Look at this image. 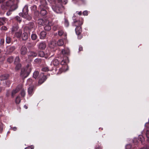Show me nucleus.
I'll list each match as a JSON object with an SVG mask.
<instances>
[{"mask_svg":"<svg viewBox=\"0 0 149 149\" xmlns=\"http://www.w3.org/2000/svg\"><path fill=\"white\" fill-rule=\"evenodd\" d=\"M28 92L29 94L31 95L33 93V87L30 86L28 88Z\"/></svg>","mask_w":149,"mask_h":149,"instance_id":"23","label":"nucleus"},{"mask_svg":"<svg viewBox=\"0 0 149 149\" xmlns=\"http://www.w3.org/2000/svg\"><path fill=\"white\" fill-rule=\"evenodd\" d=\"M22 31L21 30L15 33V36L17 38H20L21 37V35L22 33Z\"/></svg>","mask_w":149,"mask_h":149,"instance_id":"26","label":"nucleus"},{"mask_svg":"<svg viewBox=\"0 0 149 149\" xmlns=\"http://www.w3.org/2000/svg\"><path fill=\"white\" fill-rule=\"evenodd\" d=\"M19 57L17 56L16 57L15 60V64H16L17 63L19 62Z\"/></svg>","mask_w":149,"mask_h":149,"instance_id":"40","label":"nucleus"},{"mask_svg":"<svg viewBox=\"0 0 149 149\" xmlns=\"http://www.w3.org/2000/svg\"><path fill=\"white\" fill-rule=\"evenodd\" d=\"M34 147L33 146L28 147L25 148V149H33Z\"/></svg>","mask_w":149,"mask_h":149,"instance_id":"50","label":"nucleus"},{"mask_svg":"<svg viewBox=\"0 0 149 149\" xmlns=\"http://www.w3.org/2000/svg\"><path fill=\"white\" fill-rule=\"evenodd\" d=\"M64 24L66 27H68L69 25V23L68 21L66 19H64Z\"/></svg>","mask_w":149,"mask_h":149,"instance_id":"39","label":"nucleus"},{"mask_svg":"<svg viewBox=\"0 0 149 149\" xmlns=\"http://www.w3.org/2000/svg\"><path fill=\"white\" fill-rule=\"evenodd\" d=\"M28 35L26 32L24 33L22 35V38L23 40H26L28 38Z\"/></svg>","mask_w":149,"mask_h":149,"instance_id":"18","label":"nucleus"},{"mask_svg":"<svg viewBox=\"0 0 149 149\" xmlns=\"http://www.w3.org/2000/svg\"><path fill=\"white\" fill-rule=\"evenodd\" d=\"M83 49V48L82 46H80L79 47V51H81Z\"/></svg>","mask_w":149,"mask_h":149,"instance_id":"53","label":"nucleus"},{"mask_svg":"<svg viewBox=\"0 0 149 149\" xmlns=\"http://www.w3.org/2000/svg\"><path fill=\"white\" fill-rule=\"evenodd\" d=\"M1 29L2 30H7V28L5 26H2L1 27Z\"/></svg>","mask_w":149,"mask_h":149,"instance_id":"47","label":"nucleus"},{"mask_svg":"<svg viewBox=\"0 0 149 149\" xmlns=\"http://www.w3.org/2000/svg\"><path fill=\"white\" fill-rule=\"evenodd\" d=\"M58 33V35L60 36H62L63 35H64L65 36H66V34L65 33H64L63 31L62 30L59 31Z\"/></svg>","mask_w":149,"mask_h":149,"instance_id":"29","label":"nucleus"},{"mask_svg":"<svg viewBox=\"0 0 149 149\" xmlns=\"http://www.w3.org/2000/svg\"><path fill=\"white\" fill-rule=\"evenodd\" d=\"M138 139L141 141L142 143H143L144 141V138L142 135H140L138 136Z\"/></svg>","mask_w":149,"mask_h":149,"instance_id":"28","label":"nucleus"},{"mask_svg":"<svg viewBox=\"0 0 149 149\" xmlns=\"http://www.w3.org/2000/svg\"><path fill=\"white\" fill-rule=\"evenodd\" d=\"M28 6H25L22 10L23 13H19V15L24 18L30 20L31 19V17L28 15Z\"/></svg>","mask_w":149,"mask_h":149,"instance_id":"5","label":"nucleus"},{"mask_svg":"<svg viewBox=\"0 0 149 149\" xmlns=\"http://www.w3.org/2000/svg\"><path fill=\"white\" fill-rule=\"evenodd\" d=\"M39 8L40 10V13L42 15L44 16L47 14L46 10L48 8L45 0H40Z\"/></svg>","mask_w":149,"mask_h":149,"instance_id":"2","label":"nucleus"},{"mask_svg":"<svg viewBox=\"0 0 149 149\" xmlns=\"http://www.w3.org/2000/svg\"><path fill=\"white\" fill-rule=\"evenodd\" d=\"M39 56L41 57H44L45 56V54L44 52L42 51H40L38 54Z\"/></svg>","mask_w":149,"mask_h":149,"instance_id":"34","label":"nucleus"},{"mask_svg":"<svg viewBox=\"0 0 149 149\" xmlns=\"http://www.w3.org/2000/svg\"><path fill=\"white\" fill-rule=\"evenodd\" d=\"M27 52V49L26 47L25 46H23L22 47L21 50V54L22 55H25Z\"/></svg>","mask_w":149,"mask_h":149,"instance_id":"10","label":"nucleus"},{"mask_svg":"<svg viewBox=\"0 0 149 149\" xmlns=\"http://www.w3.org/2000/svg\"><path fill=\"white\" fill-rule=\"evenodd\" d=\"M15 47H8L7 48V52L8 53L10 54L13 52L15 50Z\"/></svg>","mask_w":149,"mask_h":149,"instance_id":"15","label":"nucleus"},{"mask_svg":"<svg viewBox=\"0 0 149 149\" xmlns=\"http://www.w3.org/2000/svg\"><path fill=\"white\" fill-rule=\"evenodd\" d=\"M20 88L17 87L15 90H13L12 92L11 96L12 97H13L19 91Z\"/></svg>","mask_w":149,"mask_h":149,"instance_id":"19","label":"nucleus"},{"mask_svg":"<svg viewBox=\"0 0 149 149\" xmlns=\"http://www.w3.org/2000/svg\"><path fill=\"white\" fill-rule=\"evenodd\" d=\"M3 124L2 123H0V132L2 130Z\"/></svg>","mask_w":149,"mask_h":149,"instance_id":"49","label":"nucleus"},{"mask_svg":"<svg viewBox=\"0 0 149 149\" xmlns=\"http://www.w3.org/2000/svg\"><path fill=\"white\" fill-rule=\"evenodd\" d=\"M64 44V42L62 40L60 39L58 41H57L56 42L54 41L52 42L51 43V45H50V47H51L53 48L55 46H56V45H58L59 46H61L63 45Z\"/></svg>","mask_w":149,"mask_h":149,"instance_id":"6","label":"nucleus"},{"mask_svg":"<svg viewBox=\"0 0 149 149\" xmlns=\"http://www.w3.org/2000/svg\"><path fill=\"white\" fill-rule=\"evenodd\" d=\"M16 8L15 7L14 8H10L9 10L6 13L7 15L8 16L10 15L12 13V12L15 10Z\"/></svg>","mask_w":149,"mask_h":149,"instance_id":"25","label":"nucleus"},{"mask_svg":"<svg viewBox=\"0 0 149 149\" xmlns=\"http://www.w3.org/2000/svg\"><path fill=\"white\" fill-rule=\"evenodd\" d=\"M88 12L87 11V10H85L84 11L83 13V14L85 16V15H87Z\"/></svg>","mask_w":149,"mask_h":149,"instance_id":"46","label":"nucleus"},{"mask_svg":"<svg viewBox=\"0 0 149 149\" xmlns=\"http://www.w3.org/2000/svg\"><path fill=\"white\" fill-rule=\"evenodd\" d=\"M46 44L45 42H40L38 45V48L41 49H44L46 47Z\"/></svg>","mask_w":149,"mask_h":149,"instance_id":"11","label":"nucleus"},{"mask_svg":"<svg viewBox=\"0 0 149 149\" xmlns=\"http://www.w3.org/2000/svg\"><path fill=\"white\" fill-rule=\"evenodd\" d=\"M146 134L147 138L148 139V141H149V130H147Z\"/></svg>","mask_w":149,"mask_h":149,"instance_id":"42","label":"nucleus"},{"mask_svg":"<svg viewBox=\"0 0 149 149\" xmlns=\"http://www.w3.org/2000/svg\"><path fill=\"white\" fill-rule=\"evenodd\" d=\"M75 31L76 34L78 35H79L82 32V29L81 26L76 27Z\"/></svg>","mask_w":149,"mask_h":149,"instance_id":"12","label":"nucleus"},{"mask_svg":"<svg viewBox=\"0 0 149 149\" xmlns=\"http://www.w3.org/2000/svg\"><path fill=\"white\" fill-rule=\"evenodd\" d=\"M74 19V22L73 24V26L77 27L78 26H81L83 24V19H81V21H77L73 18Z\"/></svg>","mask_w":149,"mask_h":149,"instance_id":"7","label":"nucleus"},{"mask_svg":"<svg viewBox=\"0 0 149 149\" xmlns=\"http://www.w3.org/2000/svg\"><path fill=\"white\" fill-rule=\"evenodd\" d=\"M22 87V86H20V88H21Z\"/></svg>","mask_w":149,"mask_h":149,"instance_id":"63","label":"nucleus"},{"mask_svg":"<svg viewBox=\"0 0 149 149\" xmlns=\"http://www.w3.org/2000/svg\"><path fill=\"white\" fill-rule=\"evenodd\" d=\"M21 64L18 63L16 64V65L15 67V69L16 70H18L20 69L21 67Z\"/></svg>","mask_w":149,"mask_h":149,"instance_id":"37","label":"nucleus"},{"mask_svg":"<svg viewBox=\"0 0 149 149\" xmlns=\"http://www.w3.org/2000/svg\"><path fill=\"white\" fill-rule=\"evenodd\" d=\"M44 29L45 30L49 31L51 29L49 22L48 20H46L44 24Z\"/></svg>","mask_w":149,"mask_h":149,"instance_id":"8","label":"nucleus"},{"mask_svg":"<svg viewBox=\"0 0 149 149\" xmlns=\"http://www.w3.org/2000/svg\"><path fill=\"white\" fill-rule=\"evenodd\" d=\"M13 60V58L12 56H10L8 57L7 59V61L9 63H12Z\"/></svg>","mask_w":149,"mask_h":149,"instance_id":"33","label":"nucleus"},{"mask_svg":"<svg viewBox=\"0 0 149 149\" xmlns=\"http://www.w3.org/2000/svg\"><path fill=\"white\" fill-rule=\"evenodd\" d=\"M37 55V54L34 52H29L28 53V56L29 58H30L31 57H36Z\"/></svg>","mask_w":149,"mask_h":149,"instance_id":"13","label":"nucleus"},{"mask_svg":"<svg viewBox=\"0 0 149 149\" xmlns=\"http://www.w3.org/2000/svg\"><path fill=\"white\" fill-rule=\"evenodd\" d=\"M67 3V0H56L52 6V8L56 13H61L64 10L62 4H65Z\"/></svg>","mask_w":149,"mask_h":149,"instance_id":"1","label":"nucleus"},{"mask_svg":"<svg viewBox=\"0 0 149 149\" xmlns=\"http://www.w3.org/2000/svg\"><path fill=\"white\" fill-rule=\"evenodd\" d=\"M9 77L8 74H5L2 75L0 77V79L1 80H4L7 79Z\"/></svg>","mask_w":149,"mask_h":149,"instance_id":"22","label":"nucleus"},{"mask_svg":"<svg viewBox=\"0 0 149 149\" xmlns=\"http://www.w3.org/2000/svg\"><path fill=\"white\" fill-rule=\"evenodd\" d=\"M24 107L25 109H27L28 108V107L27 106H26V105H24Z\"/></svg>","mask_w":149,"mask_h":149,"instance_id":"56","label":"nucleus"},{"mask_svg":"<svg viewBox=\"0 0 149 149\" xmlns=\"http://www.w3.org/2000/svg\"><path fill=\"white\" fill-rule=\"evenodd\" d=\"M21 101V99L20 97L18 96L17 97L15 100V103L17 104H19Z\"/></svg>","mask_w":149,"mask_h":149,"instance_id":"30","label":"nucleus"},{"mask_svg":"<svg viewBox=\"0 0 149 149\" xmlns=\"http://www.w3.org/2000/svg\"><path fill=\"white\" fill-rule=\"evenodd\" d=\"M6 19L5 17H0V26L6 23Z\"/></svg>","mask_w":149,"mask_h":149,"instance_id":"24","label":"nucleus"},{"mask_svg":"<svg viewBox=\"0 0 149 149\" xmlns=\"http://www.w3.org/2000/svg\"><path fill=\"white\" fill-rule=\"evenodd\" d=\"M141 149H149L148 148H143Z\"/></svg>","mask_w":149,"mask_h":149,"instance_id":"58","label":"nucleus"},{"mask_svg":"<svg viewBox=\"0 0 149 149\" xmlns=\"http://www.w3.org/2000/svg\"><path fill=\"white\" fill-rule=\"evenodd\" d=\"M17 129V128L16 127H14L13 128V130L14 131H16Z\"/></svg>","mask_w":149,"mask_h":149,"instance_id":"54","label":"nucleus"},{"mask_svg":"<svg viewBox=\"0 0 149 149\" xmlns=\"http://www.w3.org/2000/svg\"><path fill=\"white\" fill-rule=\"evenodd\" d=\"M49 70L48 68L47 67H44L42 68V70L43 71H47Z\"/></svg>","mask_w":149,"mask_h":149,"instance_id":"41","label":"nucleus"},{"mask_svg":"<svg viewBox=\"0 0 149 149\" xmlns=\"http://www.w3.org/2000/svg\"><path fill=\"white\" fill-rule=\"evenodd\" d=\"M28 28L30 30H31L33 28H34L35 25L34 23L30 22L29 23L27 26Z\"/></svg>","mask_w":149,"mask_h":149,"instance_id":"16","label":"nucleus"},{"mask_svg":"<svg viewBox=\"0 0 149 149\" xmlns=\"http://www.w3.org/2000/svg\"><path fill=\"white\" fill-rule=\"evenodd\" d=\"M45 58H47V57L46 56H45Z\"/></svg>","mask_w":149,"mask_h":149,"instance_id":"62","label":"nucleus"},{"mask_svg":"<svg viewBox=\"0 0 149 149\" xmlns=\"http://www.w3.org/2000/svg\"><path fill=\"white\" fill-rule=\"evenodd\" d=\"M4 39L3 38H1L0 39V44L1 45H3L4 43Z\"/></svg>","mask_w":149,"mask_h":149,"instance_id":"45","label":"nucleus"},{"mask_svg":"<svg viewBox=\"0 0 149 149\" xmlns=\"http://www.w3.org/2000/svg\"><path fill=\"white\" fill-rule=\"evenodd\" d=\"M31 11L33 12L35 15L37 16L39 14V12L38 11L36 10L37 6L35 5H33L31 7Z\"/></svg>","mask_w":149,"mask_h":149,"instance_id":"9","label":"nucleus"},{"mask_svg":"<svg viewBox=\"0 0 149 149\" xmlns=\"http://www.w3.org/2000/svg\"><path fill=\"white\" fill-rule=\"evenodd\" d=\"M58 28V26H53V29L54 31H56L57 29Z\"/></svg>","mask_w":149,"mask_h":149,"instance_id":"48","label":"nucleus"},{"mask_svg":"<svg viewBox=\"0 0 149 149\" xmlns=\"http://www.w3.org/2000/svg\"><path fill=\"white\" fill-rule=\"evenodd\" d=\"M95 149H102V148L100 146H96Z\"/></svg>","mask_w":149,"mask_h":149,"instance_id":"52","label":"nucleus"},{"mask_svg":"<svg viewBox=\"0 0 149 149\" xmlns=\"http://www.w3.org/2000/svg\"><path fill=\"white\" fill-rule=\"evenodd\" d=\"M18 29V26L17 25H16L15 26H14L12 27V32L16 31Z\"/></svg>","mask_w":149,"mask_h":149,"instance_id":"31","label":"nucleus"},{"mask_svg":"<svg viewBox=\"0 0 149 149\" xmlns=\"http://www.w3.org/2000/svg\"><path fill=\"white\" fill-rule=\"evenodd\" d=\"M70 50L68 48H65L62 49L61 51V53L63 55H68L70 54Z\"/></svg>","mask_w":149,"mask_h":149,"instance_id":"14","label":"nucleus"},{"mask_svg":"<svg viewBox=\"0 0 149 149\" xmlns=\"http://www.w3.org/2000/svg\"><path fill=\"white\" fill-rule=\"evenodd\" d=\"M78 14L79 15H81L82 14V13L81 11H80L78 13Z\"/></svg>","mask_w":149,"mask_h":149,"instance_id":"55","label":"nucleus"},{"mask_svg":"<svg viewBox=\"0 0 149 149\" xmlns=\"http://www.w3.org/2000/svg\"><path fill=\"white\" fill-rule=\"evenodd\" d=\"M46 35V33L45 32L43 31L40 33V38L42 39H44Z\"/></svg>","mask_w":149,"mask_h":149,"instance_id":"21","label":"nucleus"},{"mask_svg":"<svg viewBox=\"0 0 149 149\" xmlns=\"http://www.w3.org/2000/svg\"><path fill=\"white\" fill-rule=\"evenodd\" d=\"M37 60H38V59H36L35 60V61H37Z\"/></svg>","mask_w":149,"mask_h":149,"instance_id":"61","label":"nucleus"},{"mask_svg":"<svg viewBox=\"0 0 149 149\" xmlns=\"http://www.w3.org/2000/svg\"><path fill=\"white\" fill-rule=\"evenodd\" d=\"M145 126L149 129V122L148 123H147L145 124Z\"/></svg>","mask_w":149,"mask_h":149,"instance_id":"51","label":"nucleus"},{"mask_svg":"<svg viewBox=\"0 0 149 149\" xmlns=\"http://www.w3.org/2000/svg\"><path fill=\"white\" fill-rule=\"evenodd\" d=\"M126 149H131V145L130 144H127L125 147Z\"/></svg>","mask_w":149,"mask_h":149,"instance_id":"43","label":"nucleus"},{"mask_svg":"<svg viewBox=\"0 0 149 149\" xmlns=\"http://www.w3.org/2000/svg\"><path fill=\"white\" fill-rule=\"evenodd\" d=\"M52 63L54 66H57L59 64V62L58 60L55 59L53 60Z\"/></svg>","mask_w":149,"mask_h":149,"instance_id":"27","label":"nucleus"},{"mask_svg":"<svg viewBox=\"0 0 149 149\" xmlns=\"http://www.w3.org/2000/svg\"><path fill=\"white\" fill-rule=\"evenodd\" d=\"M39 74V72L37 71H35L33 74V77L35 79L36 78Z\"/></svg>","mask_w":149,"mask_h":149,"instance_id":"32","label":"nucleus"},{"mask_svg":"<svg viewBox=\"0 0 149 149\" xmlns=\"http://www.w3.org/2000/svg\"><path fill=\"white\" fill-rule=\"evenodd\" d=\"M4 0H0V3L3 2Z\"/></svg>","mask_w":149,"mask_h":149,"instance_id":"57","label":"nucleus"},{"mask_svg":"<svg viewBox=\"0 0 149 149\" xmlns=\"http://www.w3.org/2000/svg\"><path fill=\"white\" fill-rule=\"evenodd\" d=\"M47 79L46 77L45 76L43 75L41 78L39 79L38 83L40 84H41L43 83Z\"/></svg>","mask_w":149,"mask_h":149,"instance_id":"17","label":"nucleus"},{"mask_svg":"<svg viewBox=\"0 0 149 149\" xmlns=\"http://www.w3.org/2000/svg\"><path fill=\"white\" fill-rule=\"evenodd\" d=\"M31 38L32 40H35L37 38V36L36 34H32L31 35Z\"/></svg>","mask_w":149,"mask_h":149,"instance_id":"36","label":"nucleus"},{"mask_svg":"<svg viewBox=\"0 0 149 149\" xmlns=\"http://www.w3.org/2000/svg\"><path fill=\"white\" fill-rule=\"evenodd\" d=\"M15 19H16L17 21L19 22H20L21 20L20 19V17H19L18 16H17L15 17Z\"/></svg>","mask_w":149,"mask_h":149,"instance_id":"44","label":"nucleus"},{"mask_svg":"<svg viewBox=\"0 0 149 149\" xmlns=\"http://www.w3.org/2000/svg\"><path fill=\"white\" fill-rule=\"evenodd\" d=\"M2 91V88H0V93Z\"/></svg>","mask_w":149,"mask_h":149,"instance_id":"60","label":"nucleus"},{"mask_svg":"<svg viewBox=\"0 0 149 149\" xmlns=\"http://www.w3.org/2000/svg\"><path fill=\"white\" fill-rule=\"evenodd\" d=\"M11 40V38L9 36H7L6 38V42L8 43H10Z\"/></svg>","mask_w":149,"mask_h":149,"instance_id":"38","label":"nucleus"},{"mask_svg":"<svg viewBox=\"0 0 149 149\" xmlns=\"http://www.w3.org/2000/svg\"><path fill=\"white\" fill-rule=\"evenodd\" d=\"M15 6L17 8V6L16 3H15L14 0H9L6 3H3L1 6V8L3 10H6L8 7H10V8H14Z\"/></svg>","mask_w":149,"mask_h":149,"instance_id":"3","label":"nucleus"},{"mask_svg":"<svg viewBox=\"0 0 149 149\" xmlns=\"http://www.w3.org/2000/svg\"><path fill=\"white\" fill-rule=\"evenodd\" d=\"M31 70V64L29 63L26 65L25 69L21 70V75L23 78L26 77L29 75Z\"/></svg>","mask_w":149,"mask_h":149,"instance_id":"4","label":"nucleus"},{"mask_svg":"<svg viewBox=\"0 0 149 149\" xmlns=\"http://www.w3.org/2000/svg\"><path fill=\"white\" fill-rule=\"evenodd\" d=\"M37 22L38 25L40 26L43 25L44 24H45V22L42 19H40L38 20Z\"/></svg>","mask_w":149,"mask_h":149,"instance_id":"20","label":"nucleus"},{"mask_svg":"<svg viewBox=\"0 0 149 149\" xmlns=\"http://www.w3.org/2000/svg\"><path fill=\"white\" fill-rule=\"evenodd\" d=\"M20 94L22 97H24L26 94L25 91L24 89H22L21 91Z\"/></svg>","mask_w":149,"mask_h":149,"instance_id":"35","label":"nucleus"},{"mask_svg":"<svg viewBox=\"0 0 149 149\" xmlns=\"http://www.w3.org/2000/svg\"><path fill=\"white\" fill-rule=\"evenodd\" d=\"M31 79H29L28 80V82L29 81H31Z\"/></svg>","mask_w":149,"mask_h":149,"instance_id":"59","label":"nucleus"}]
</instances>
